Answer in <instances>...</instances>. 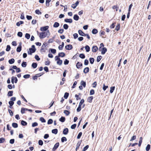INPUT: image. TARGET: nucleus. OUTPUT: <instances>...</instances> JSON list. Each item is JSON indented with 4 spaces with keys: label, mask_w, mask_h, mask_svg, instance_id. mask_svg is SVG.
I'll return each mask as SVG.
<instances>
[{
    "label": "nucleus",
    "mask_w": 151,
    "mask_h": 151,
    "mask_svg": "<svg viewBox=\"0 0 151 151\" xmlns=\"http://www.w3.org/2000/svg\"><path fill=\"white\" fill-rule=\"evenodd\" d=\"M39 37L40 39L45 38L46 37H48L50 35L49 31L48 30L46 32H43L39 33Z\"/></svg>",
    "instance_id": "obj_1"
},
{
    "label": "nucleus",
    "mask_w": 151,
    "mask_h": 151,
    "mask_svg": "<svg viewBox=\"0 0 151 151\" xmlns=\"http://www.w3.org/2000/svg\"><path fill=\"white\" fill-rule=\"evenodd\" d=\"M35 46L34 45L32 46V48L29 49V50L28 51V53L29 55H32V53L34 52L35 51Z\"/></svg>",
    "instance_id": "obj_2"
},
{
    "label": "nucleus",
    "mask_w": 151,
    "mask_h": 151,
    "mask_svg": "<svg viewBox=\"0 0 151 151\" xmlns=\"http://www.w3.org/2000/svg\"><path fill=\"white\" fill-rule=\"evenodd\" d=\"M59 145V142L56 143L54 145V147L52 149V151H55L57 148L58 147Z\"/></svg>",
    "instance_id": "obj_3"
},
{
    "label": "nucleus",
    "mask_w": 151,
    "mask_h": 151,
    "mask_svg": "<svg viewBox=\"0 0 151 151\" xmlns=\"http://www.w3.org/2000/svg\"><path fill=\"white\" fill-rule=\"evenodd\" d=\"M49 27L48 26H46L45 27H42L40 28V30L42 31H45L47 30L49 28Z\"/></svg>",
    "instance_id": "obj_4"
},
{
    "label": "nucleus",
    "mask_w": 151,
    "mask_h": 151,
    "mask_svg": "<svg viewBox=\"0 0 151 151\" xmlns=\"http://www.w3.org/2000/svg\"><path fill=\"white\" fill-rule=\"evenodd\" d=\"M65 48L66 50H70L72 49L73 46L71 45H68L65 46Z\"/></svg>",
    "instance_id": "obj_5"
},
{
    "label": "nucleus",
    "mask_w": 151,
    "mask_h": 151,
    "mask_svg": "<svg viewBox=\"0 0 151 151\" xmlns=\"http://www.w3.org/2000/svg\"><path fill=\"white\" fill-rule=\"evenodd\" d=\"M107 49L106 47H103L101 49V54L102 55H104L107 51Z\"/></svg>",
    "instance_id": "obj_6"
},
{
    "label": "nucleus",
    "mask_w": 151,
    "mask_h": 151,
    "mask_svg": "<svg viewBox=\"0 0 151 151\" xmlns=\"http://www.w3.org/2000/svg\"><path fill=\"white\" fill-rule=\"evenodd\" d=\"M93 99V96H91L88 97L87 98V100L88 102L89 103H91L92 102V100Z\"/></svg>",
    "instance_id": "obj_7"
},
{
    "label": "nucleus",
    "mask_w": 151,
    "mask_h": 151,
    "mask_svg": "<svg viewBox=\"0 0 151 151\" xmlns=\"http://www.w3.org/2000/svg\"><path fill=\"white\" fill-rule=\"evenodd\" d=\"M68 129L67 128L64 129L63 131V133L65 135H66L68 134Z\"/></svg>",
    "instance_id": "obj_8"
},
{
    "label": "nucleus",
    "mask_w": 151,
    "mask_h": 151,
    "mask_svg": "<svg viewBox=\"0 0 151 151\" xmlns=\"http://www.w3.org/2000/svg\"><path fill=\"white\" fill-rule=\"evenodd\" d=\"M98 49V48L96 46H93L92 47V51L94 52H96Z\"/></svg>",
    "instance_id": "obj_9"
},
{
    "label": "nucleus",
    "mask_w": 151,
    "mask_h": 151,
    "mask_svg": "<svg viewBox=\"0 0 151 151\" xmlns=\"http://www.w3.org/2000/svg\"><path fill=\"white\" fill-rule=\"evenodd\" d=\"M78 32L79 34L82 36H86V34L84 33L82 31L79 30L78 31Z\"/></svg>",
    "instance_id": "obj_10"
},
{
    "label": "nucleus",
    "mask_w": 151,
    "mask_h": 151,
    "mask_svg": "<svg viewBox=\"0 0 151 151\" xmlns=\"http://www.w3.org/2000/svg\"><path fill=\"white\" fill-rule=\"evenodd\" d=\"M14 82L15 83H16L17 81V78L16 77H13L12 78V83H14Z\"/></svg>",
    "instance_id": "obj_11"
},
{
    "label": "nucleus",
    "mask_w": 151,
    "mask_h": 151,
    "mask_svg": "<svg viewBox=\"0 0 151 151\" xmlns=\"http://www.w3.org/2000/svg\"><path fill=\"white\" fill-rule=\"evenodd\" d=\"M64 21L66 22H68L69 23H71L72 22V19H65L64 20Z\"/></svg>",
    "instance_id": "obj_12"
},
{
    "label": "nucleus",
    "mask_w": 151,
    "mask_h": 151,
    "mask_svg": "<svg viewBox=\"0 0 151 151\" xmlns=\"http://www.w3.org/2000/svg\"><path fill=\"white\" fill-rule=\"evenodd\" d=\"M65 120V117L62 116L59 119V120L62 122H64Z\"/></svg>",
    "instance_id": "obj_13"
},
{
    "label": "nucleus",
    "mask_w": 151,
    "mask_h": 151,
    "mask_svg": "<svg viewBox=\"0 0 151 151\" xmlns=\"http://www.w3.org/2000/svg\"><path fill=\"white\" fill-rule=\"evenodd\" d=\"M73 18L75 20L78 21L79 19V17L77 15L75 14L74 15Z\"/></svg>",
    "instance_id": "obj_14"
},
{
    "label": "nucleus",
    "mask_w": 151,
    "mask_h": 151,
    "mask_svg": "<svg viewBox=\"0 0 151 151\" xmlns=\"http://www.w3.org/2000/svg\"><path fill=\"white\" fill-rule=\"evenodd\" d=\"M64 46V43L63 42H62V44L59 46L58 47V49L60 50H62Z\"/></svg>",
    "instance_id": "obj_15"
},
{
    "label": "nucleus",
    "mask_w": 151,
    "mask_h": 151,
    "mask_svg": "<svg viewBox=\"0 0 151 151\" xmlns=\"http://www.w3.org/2000/svg\"><path fill=\"white\" fill-rule=\"evenodd\" d=\"M52 133L55 134H57L58 132V130L57 129H55L52 130Z\"/></svg>",
    "instance_id": "obj_16"
},
{
    "label": "nucleus",
    "mask_w": 151,
    "mask_h": 151,
    "mask_svg": "<svg viewBox=\"0 0 151 151\" xmlns=\"http://www.w3.org/2000/svg\"><path fill=\"white\" fill-rule=\"evenodd\" d=\"M81 86H83L84 88L86 87V83L85 81H82L81 82Z\"/></svg>",
    "instance_id": "obj_17"
},
{
    "label": "nucleus",
    "mask_w": 151,
    "mask_h": 151,
    "mask_svg": "<svg viewBox=\"0 0 151 151\" xmlns=\"http://www.w3.org/2000/svg\"><path fill=\"white\" fill-rule=\"evenodd\" d=\"M22 47L21 45H20L18 47L17 49V51L18 52H19L21 50Z\"/></svg>",
    "instance_id": "obj_18"
},
{
    "label": "nucleus",
    "mask_w": 151,
    "mask_h": 151,
    "mask_svg": "<svg viewBox=\"0 0 151 151\" xmlns=\"http://www.w3.org/2000/svg\"><path fill=\"white\" fill-rule=\"evenodd\" d=\"M98 32L97 30L95 29H93L92 30V32L93 34H96Z\"/></svg>",
    "instance_id": "obj_19"
},
{
    "label": "nucleus",
    "mask_w": 151,
    "mask_h": 151,
    "mask_svg": "<svg viewBox=\"0 0 151 151\" xmlns=\"http://www.w3.org/2000/svg\"><path fill=\"white\" fill-rule=\"evenodd\" d=\"M59 26V24L57 22H55L54 23V25H53V27H58Z\"/></svg>",
    "instance_id": "obj_20"
},
{
    "label": "nucleus",
    "mask_w": 151,
    "mask_h": 151,
    "mask_svg": "<svg viewBox=\"0 0 151 151\" xmlns=\"http://www.w3.org/2000/svg\"><path fill=\"white\" fill-rule=\"evenodd\" d=\"M58 55L59 57H63L65 56V54L63 52H60L59 53Z\"/></svg>",
    "instance_id": "obj_21"
},
{
    "label": "nucleus",
    "mask_w": 151,
    "mask_h": 151,
    "mask_svg": "<svg viewBox=\"0 0 151 151\" xmlns=\"http://www.w3.org/2000/svg\"><path fill=\"white\" fill-rule=\"evenodd\" d=\"M13 91H9L7 95L8 96H11L13 95Z\"/></svg>",
    "instance_id": "obj_22"
},
{
    "label": "nucleus",
    "mask_w": 151,
    "mask_h": 151,
    "mask_svg": "<svg viewBox=\"0 0 151 151\" xmlns=\"http://www.w3.org/2000/svg\"><path fill=\"white\" fill-rule=\"evenodd\" d=\"M24 22L22 21H20L17 22L16 24V25L17 26H19L21 24H23Z\"/></svg>",
    "instance_id": "obj_23"
},
{
    "label": "nucleus",
    "mask_w": 151,
    "mask_h": 151,
    "mask_svg": "<svg viewBox=\"0 0 151 151\" xmlns=\"http://www.w3.org/2000/svg\"><path fill=\"white\" fill-rule=\"evenodd\" d=\"M85 49L86 52H88L90 50V48L88 45H86L85 47Z\"/></svg>",
    "instance_id": "obj_24"
},
{
    "label": "nucleus",
    "mask_w": 151,
    "mask_h": 151,
    "mask_svg": "<svg viewBox=\"0 0 151 151\" xmlns=\"http://www.w3.org/2000/svg\"><path fill=\"white\" fill-rule=\"evenodd\" d=\"M12 126L14 128H16L18 127V124L16 123H13L12 124Z\"/></svg>",
    "instance_id": "obj_25"
},
{
    "label": "nucleus",
    "mask_w": 151,
    "mask_h": 151,
    "mask_svg": "<svg viewBox=\"0 0 151 151\" xmlns=\"http://www.w3.org/2000/svg\"><path fill=\"white\" fill-rule=\"evenodd\" d=\"M51 0H46V4L47 6H49L50 5V2L51 1Z\"/></svg>",
    "instance_id": "obj_26"
},
{
    "label": "nucleus",
    "mask_w": 151,
    "mask_h": 151,
    "mask_svg": "<svg viewBox=\"0 0 151 151\" xmlns=\"http://www.w3.org/2000/svg\"><path fill=\"white\" fill-rule=\"evenodd\" d=\"M82 65V64L79 62H78L76 64V67L77 68H79Z\"/></svg>",
    "instance_id": "obj_27"
},
{
    "label": "nucleus",
    "mask_w": 151,
    "mask_h": 151,
    "mask_svg": "<svg viewBox=\"0 0 151 151\" xmlns=\"http://www.w3.org/2000/svg\"><path fill=\"white\" fill-rule=\"evenodd\" d=\"M14 59L13 58H12L11 59H10L9 60V63L10 64H12L13 63H14Z\"/></svg>",
    "instance_id": "obj_28"
},
{
    "label": "nucleus",
    "mask_w": 151,
    "mask_h": 151,
    "mask_svg": "<svg viewBox=\"0 0 151 151\" xmlns=\"http://www.w3.org/2000/svg\"><path fill=\"white\" fill-rule=\"evenodd\" d=\"M89 71V68L88 67H86L84 68L83 72L85 73H86L88 72Z\"/></svg>",
    "instance_id": "obj_29"
},
{
    "label": "nucleus",
    "mask_w": 151,
    "mask_h": 151,
    "mask_svg": "<svg viewBox=\"0 0 151 151\" xmlns=\"http://www.w3.org/2000/svg\"><path fill=\"white\" fill-rule=\"evenodd\" d=\"M21 124L23 126L26 125L27 124V123L25 121L22 120L21 122Z\"/></svg>",
    "instance_id": "obj_30"
},
{
    "label": "nucleus",
    "mask_w": 151,
    "mask_h": 151,
    "mask_svg": "<svg viewBox=\"0 0 151 151\" xmlns=\"http://www.w3.org/2000/svg\"><path fill=\"white\" fill-rule=\"evenodd\" d=\"M115 88V87L114 86L111 87L110 88V92L111 93H112L114 90Z\"/></svg>",
    "instance_id": "obj_31"
},
{
    "label": "nucleus",
    "mask_w": 151,
    "mask_h": 151,
    "mask_svg": "<svg viewBox=\"0 0 151 151\" xmlns=\"http://www.w3.org/2000/svg\"><path fill=\"white\" fill-rule=\"evenodd\" d=\"M62 60H60V59H59V60H58L57 62V64L59 65H61L62 64Z\"/></svg>",
    "instance_id": "obj_32"
},
{
    "label": "nucleus",
    "mask_w": 151,
    "mask_h": 151,
    "mask_svg": "<svg viewBox=\"0 0 151 151\" xmlns=\"http://www.w3.org/2000/svg\"><path fill=\"white\" fill-rule=\"evenodd\" d=\"M5 139L3 137L0 138V143H3L5 142Z\"/></svg>",
    "instance_id": "obj_33"
},
{
    "label": "nucleus",
    "mask_w": 151,
    "mask_h": 151,
    "mask_svg": "<svg viewBox=\"0 0 151 151\" xmlns=\"http://www.w3.org/2000/svg\"><path fill=\"white\" fill-rule=\"evenodd\" d=\"M69 93H68L66 92L64 94V97L65 99H67L69 96Z\"/></svg>",
    "instance_id": "obj_34"
},
{
    "label": "nucleus",
    "mask_w": 151,
    "mask_h": 151,
    "mask_svg": "<svg viewBox=\"0 0 151 151\" xmlns=\"http://www.w3.org/2000/svg\"><path fill=\"white\" fill-rule=\"evenodd\" d=\"M150 145L149 144L147 145L146 147V151H149L150 149Z\"/></svg>",
    "instance_id": "obj_35"
},
{
    "label": "nucleus",
    "mask_w": 151,
    "mask_h": 151,
    "mask_svg": "<svg viewBox=\"0 0 151 151\" xmlns=\"http://www.w3.org/2000/svg\"><path fill=\"white\" fill-rule=\"evenodd\" d=\"M64 113L67 116L68 115L70 114V112L66 110H65L64 111Z\"/></svg>",
    "instance_id": "obj_36"
},
{
    "label": "nucleus",
    "mask_w": 151,
    "mask_h": 151,
    "mask_svg": "<svg viewBox=\"0 0 151 151\" xmlns=\"http://www.w3.org/2000/svg\"><path fill=\"white\" fill-rule=\"evenodd\" d=\"M80 144H81V143L79 142H78L77 143V145H76V151H77V149H78L79 146H80Z\"/></svg>",
    "instance_id": "obj_37"
},
{
    "label": "nucleus",
    "mask_w": 151,
    "mask_h": 151,
    "mask_svg": "<svg viewBox=\"0 0 151 151\" xmlns=\"http://www.w3.org/2000/svg\"><path fill=\"white\" fill-rule=\"evenodd\" d=\"M61 140L62 142H63L65 141H66L67 139L65 137H63L61 138Z\"/></svg>",
    "instance_id": "obj_38"
},
{
    "label": "nucleus",
    "mask_w": 151,
    "mask_h": 151,
    "mask_svg": "<svg viewBox=\"0 0 151 151\" xmlns=\"http://www.w3.org/2000/svg\"><path fill=\"white\" fill-rule=\"evenodd\" d=\"M40 120L42 122L44 123L46 122L45 119L43 117H40Z\"/></svg>",
    "instance_id": "obj_39"
},
{
    "label": "nucleus",
    "mask_w": 151,
    "mask_h": 151,
    "mask_svg": "<svg viewBox=\"0 0 151 151\" xmlns=\"http://www.w3.org/2000/svg\"><path fill=\"white\" fill-rule=\"evenodd\" d=\"M53 120L51 119H49L47 122V124H51L52 123H53Z\"/></svg>",
    "instance_id": "obj_40"
},
{
    "label": "nucleus",
    "mask_w": 151,
    "mask_h": 151,
    "mask_svg": "<svg viewBox=\"0 0 151 151\" xmlns=\"http://www.w3.org/2000/svg\"><path fill=\"white\" fill-rule=\"evenodd\" d=\"M94 59L93 58H90L89 59V61H90V63L91 64H92L94 62Z\"/></svg>",
    "instance_id": "obj_41"
},
{
    "label": "nucleus",
    "mask_w": 151,
    "mask_h": 151,
    "mask_svg": "<svg viewBox=\"0 0 151 151\" xmlns=\"http://www.w3.org/2000/svg\"><path fill=\"white\" fill-rule=\"evenodd\" d=\"M25 37L27 39H29L30 38V35L29 34L26 33L25 35Z\"/></svg>",
    "instance_id": "obj_42"
},
{
    "label": "nucleus",
    "mask_w": 151,
    "mask_h": 151,
    "mask_svg": "<svg viewBox=\"0 0 151 151\" xmlns=\"http://www.w3.org/2000/svg\"><path fill=\"white\" fill-rule=\"evenodd\" d=\"M88 145H87L82 150V151H86L89 147Z\"/></svg>",
    "instance_id": "obj_43"
},
{
    "label": "nucleus",
    "mask_w": 151,
    "mask_h": 151,
    "mask_svg": "<svg viewBox=\"0 0 151 151\" xmlns=\"http://www.w3.org/2000/svg\"><path fill=\"white\" fill-rule=\"evenodd\" d=\"M37 64L36 63H33L32 64V66L33 68H35L37 67Z\"/></svg>",
    "instance_id": "obj_44"
},
{
    "label": "nucleus",
    "mask_w": 151,
    "mask_h": 151,
    "mask_svg": "<svg viewBox=\"0 0 151 151\" xmlns=\"http://www.w3.org/2000/svg\"><path fill=\"white\" fill-rule=\"evenodd\" d=\"M22 66L23 67H25L27 65V63L26 62H23L22 64Z\"/></svg>",
    "instance_id": "obj_45"
},
{
    "label": "nucleus",
    "mask_w": 151,
    "mask_h": 151,
    "mask_svg": "<svg viewBox=\"0 0 151 151\" xmlns=\"http://www.w3.org/2000/svg\"><path fill=\"white\" fill-rule=\"evenodd\" d=\"M136 139V135L133 136L131 138L130 140V141H132L133 140H135Z\"/></svg>",
    "instance_id": "obj_46"
},
{
    "label": "nucleus",
    "mask_w": 151,
    "mask_h": 151,
    "mask_svg": "<svg viewBox=\"0 0 151 151\" xmlns=\"http://www.w3.org/2000/svg\"><path fill=\"white\" fill-rule=\"evenodd\" d=\"M103 90L105 91L106 89L108 88V86H106L105 84H103Z\"/></svg>",
    "instance_id": "obj_47"
},
{
    "label": "nucleus",
    "mask_w": 151,
    "mask_h": 151,
    "mask_svg": "<svg viewBox=\"0 0 151 151\" xmlns=\"http://www.w3.org/2000/svg\"><path fill=\"white\" fill-rule=\"evenodd\" d=\"M81 106H80V105H79L77 109V112H79L81 111Z\"/></svg>",
    "instance_id": "obj_48"
},
{
    "label": "nucleus",
    "mask_w": 151,
    "mask_h": 151,
    "mask_svg": "<svg viewBox=\"0 0 151 151\" xmlns=\"http://www.w3.org/2000/svg\"><path fill=\"white\" fill-rule=\"evenodd\" d=\"M38 123L36 122H35L33 123L32 124V127H34L37 126L38 125Z\"/></svg>",
    "instance_id": "obj_49"
},
{
    "label": "nucleus",
    "mask_w": 151,
    "mask_h": 151,
    "mask_svg": "<svg viewBox=\"0 0 151 151\" xmlns=\"http://www.w3.org/2000/svg\"><path fill=\"white\" fill-rule=\"evenodd\" d=\"M79 57L82 59H84L85 58V56L84 54L82 53L80 54Z\"/></svg>",
    "instance_id": "obj_50"
},
{
    "label": "nucleus",
    "mask_w": 151,
    "mask_h": 151,
    "mask_svg": "<svg viewBox=\"0 0 151 151\" xmlns=\"http://www.w3.org/2000/svg\"><path fill=\"white\" fill-rule=\"evenodd\" d=\"M120 24H118L117 26H116V27L115 28V29L117 30L118 31L120 29Z\"/></svg>",
    "instance_id": "obj_51"
},
{
    "label": "nucleus",
    "mask_w": 151,
    "mask_h": 151,
    "mask_svg": "<svg viewBox=\"0 0 151 151\" xmlns=\"http://www.w3.org/2000/svg\"><path fill=\"white\" fill-rule=\"evenodd\" d=\"M84 100L83 99H82L80 102L79 103V105H80V106H82V105L84 103Z\"/></svg>",
    "instance_id": "obj_52"
},
{
    "label": "nucleus",
    "mask_w": 151,
    "mask_h": 151,
    "mask_svg": "<svg viewBox=\"0 0 151 151\" xmlns=\"http://www.w3.org/2000/svg\"><path fill=\"white\" fill-rule=\"evenodd\" d=\"M51 52L53 54H55L56 52V50L55 49H50Z\"/></svg>",
    "instance_id": "obj_53"
},
{
    "label": "nucleus",
    "mask_w": 151,
    "mask_h": 151,
    "mask_svg": "<svg viewBox=\"0 0 151 151\" xmlns=\"http://www.w3.org/2000/svg\"><path fill=\"white\" fill-rule=\"evenodd\" d=\"M25 108H22L21 109V112L22 114H24L25 113Z\"/></svg>",
    "instance_id": "obj_54"
},
{
    "label": "nucleus",
    "mask_w": 151,
    "mask_h": 151,
    "mask_svg": "<svg viewBox=\"0 0 151 151\" xmlns=\"http://www.w3.org/2000/svg\"><path fill=\"white\" fill-rule=\"evenodd\" d=\"M35 12L36 14H41V12L38 9L36 10L35 11Z\"/></svg>",
    "instance_id": "obj_55"
},
{
    "label": "nucleus",
    "mask_w": 151,
    "mask_h": 151,
    "mask_svg": "<svg viewBox=\"0 0 151 151\" xmlns=\"http://www.w3.org/2000/svg\"><path fill=\"white\" fill-rule=\"evenodd\" d=\"M100 47L99 48V51H101V49H102L101 47H104V45L103 43H101L100 44Z\"/></svg>",
    "instance_id": "obj_56"
},
{
    "label": "nucleus",
    "mask_w": 151,
    "mask_h": 151,
    "mask_svg": "<svg viewBox=\"0 0 151 151\" xmlns=\"http://www.w3.org/2000/svg\"><path fill=\"white\" fill-rule=\"evenodd\" d=\"M82 135V132H80L77 137V138L78 139H80V138L81 136Z\"/></svg>",
    "instance_id": "obj_57"
},
{
    "label": "nucleus",
    "mask_w": 151,
    "mask_h": 151,
    "mask_svg": "<svg viewBox=\"0 0 151 151\" xmlns=\"http://www.w3.org/2000/svg\"><path fill=\"white\" fill-rule=\"evenodd\" d=\"M17 35L20 37H22V33L21 32H19L17 33Z\"/></svg>",
    "instance_id": "obj_58"
},
{
    "label": "nucleus",
    "mask_w": 151,
    "mask_h": 151,
    "mask_svg": "<svg viewBox=\"0 0 151 151\" xmlns=\"http://www.w3.org/2000/svg\"><path fill=\"white\" fill-rule=\"evenodd\" d=\"M95 93L93 89H91L90 90V95L93 94Z\"/></svg>",
    "instance_id": "obj_59"
},
{
    "label": "nucleus",
    "mask_w": 151,
    "mask_h": 151,
    "mask_svg": "<svg viewBox=\"0 0 151 151\" xmlns=\"http://www.w3.org/2000/svg\"><path fill=\"white\" fill-rule=\"evenodd\" d=\"M38 143L39 145L42 146L43 144V142L41 140H39Z\"/></svg>",
    "instance_id": "obj_60"
},
{
    "label": "nucleus",
    "mask_w": 151,
    "mask_h": 151,
    "mask_svg": "<svg viewBox=\"0 0 151 151\" xmlns=\"http://www.w3.org/2000/svg\"><path fill=\"white\" fill-rule=\"evenodd\" d=\"M76 124H73V125H72L71 126V128L72 129H74L76 127Z\"/></svg>",
    "instance_id": "obj_61"
},
{
    "label": "nucleus",
    "mask_w": 151,
    "mask_h": 151,
    "mask_svg": "<svg viewBox=\"0 0 151 151\" xmlns=\"http://www.w3.org/2000/svg\"><path fill=\"white\" fill-rule=\"evenodd\" d=\"M63 28L65 29H67L68 27V25L67 24H65L63 25Z\"/></svg>",
    "instance_id": "obj_62"
},
{
    "label": "nucleus",
    "mask_w": 151,
    "mask_h": 151,
    "mask_svg": "<svg viewBox=\"0 0 151 151\" xmlns=\"http://www.w3.org/2000/svg\"><path fill=\"white\" fill-rule=\"evenodd\" d=\"M73 36L74 39H76L78 37V35L77 33H75L73 35Z\"/></svg>",
    "instance_id": "obj_63"
},
{
    "label": "nucleus",
    "mask_w": 151,
    "mask_h": 151,
    "mask_svg": "<svg viewBox=\"0 0 151 151\" xmlns=\"http://www.w3.org/2000/svg\"><path fill=\"white\" fill-rule=\"evenodd\" d=\"M10 49H11V47H10V46L9 45H7V47L6 49V50L7 51H9L10 50Z\"/></svg>",
    "instance_id": "obj_64"
}]
</instances>
